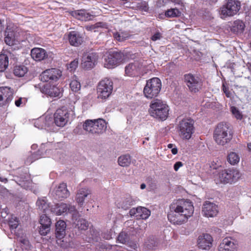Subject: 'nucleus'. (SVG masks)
<instances>
[{"label": "nucleus", "instance_id": "17", "mask_svg": "<svg viewBox=\"0 0 251 251\" xmlns=\"http://www.w3.org/2000/svg\"><path fill=\"white\" fill-rule=\"evenodd\" d=\"M219 212L218 206L208 201L204 202L202 207V213L206 217H214Z\"/></svg>", "mask_w": 251, "mask_h": 251}, {"label": "nucleus", "instance_id": "58", "mask_svg": "<svg viewBox=\"0 0 251 251\" xmlns=\"http://www.w3.org/2000/svg\"><path fill=\"white\" fill-rule=\"evenodd\" d=\"M248 148L250 151H251V143L248 144Z\"/></svg>", "mask_w": 251, "mask_h": 251}, {"label": "nucleus", "instance_id": "14", "mask_svg": "<svg viewBox=\"0 0 251 251\" xmlns=\"http://www.w3.org/2000/svg\"><path fill=\"white\" fill-rule=\"evenodd\" d=\"M62 75V72L60 70L51 68L46 70L42 72L40 75L41 81L48 82L50 80L56 81Z\"/></svg>", "mask_w": 251, "mask_h": 251}, {"label": "nucleus", "instance_id": "37", "mask_svg": "<svg viewBox=\"0 0 251 251\" xmlns=\"http://www.w3.org/2000/svg\"><path fill=\"white\" fill-rule=\"evenodd\" d=\"M181 12L177 8H171L167 10L165 13L166 17L170 18L178 17L181 16Z\"/></svg>", "mask_w": 251, "mask_h": 251}, {"label": "nucleus", "instance_id": "39", "mask_svg": "<svg viewBox=\"0 0 251 251\" xmlns=\"http://www.w3.org/2000/svg\"><path fill=\"white\" fill-rule=\"evenodd\" d=\"M240 160L238 154L234 152H230L227 156V161L232 165L237 164Z\"/></svg>", "mask_w": 251, "mask_h": 251}, {"label": "nucleus", "instance_id": "24", "mask_svg": "<svg viewBox=\"0 0 251 251\" xmlns=\"http://www.w3.org/2000/svg\"><path fill=\"white\" fill-rule=\"evenodd\" d=\"M42 92L50 97H59L61 94L62 90L61 88L49 84L45 85L42 88Z\"/></svg>", "mask_w": 251, "mask_h": 251}, {"label": "nucleus", "instance_id": "18", "mask_svg": "<svg viewBox=\"0 0 251 251\" xmlns=\"http://www.w3.org/2000/svg\"><path fill=\"white\" fill-rule=\"evenodd\" d=\"M98 59L96 53L92 52L85 54L82 60V67L86 69L92 68L95 65Z\"/></svg>", "mask_w": 251, "mask_h": 251}, {"label": "nucleus", "instance_id": "1", "mask_svg": "<svg viewBox=\"0 0 251 251\" xmlns=\"http://www.w3.org/2000/svg\"><path fill=\"white\" fill-rule=\"evenodd\" d=\"M193 213L194 206L191 201L180 200L171 204L168 218L174 225H181L185 223Z\"/></svg>", "mask_w": 251, "mask_h": 251}, {"label": "nucleus", "instance_id": "23", "mask_svg": "<svg viewBox=\"0 0 251 251\" xmlns=\"http://www.w3.org/2000/svg\"><path fill=\"white\" fill-rule=\"evenodd\" d=\"M142 65L138 61H134L126 66L125 68L126 74L129 76L137 75L141 71Z\"/></svg>", "mask_w": 251, "mask_h": 251}, {"label": "nucleus", "instance_id": "28", "mask_svg": "<svg viewBox=\"0 0 251 251\" xmlns=\"http://www.w3.org/2000/svg\"><path fill=\"white\" fill-rule=\"evenodd\" d=\"M72 15L79 20L84 21L92 20L94 18L93 15L87 12L84 10H80L73 12Z\"/></svg>", "mask_w": 251, "mask_h": 251}, {"label": "nucleus", "instance_id": "41", "mask_svg": "<svg viewBox=\"0 0 251 251\" xmlns=\"http://www.w3.org/2000/svg\"><path fill=\"white\" fill-rule=\"evenodd\" d=\"M70 86L72 91L75 92H78L81 87L80 82L75 79L72 80L71 81Z\"/></svg>", "mask_w": 251, "mask_h": 251}, {"label": "nucleus", "instance_id": "54", "mask_svg": "<svg viewBox=\"0 0 251 251\" xmlns=\"http://www.w3.org/2000/svg\"><path fill=\"white\" fill-rule=\"evenodd\" d=\"M23 99L22 98H19L17 100H15V105L18 107L22 106V104H23Z\"/></svg>", "mask_w": 251, "mask_h": 251}, {"label": "nucleus", "instance_id": "44", "mask_svg": "<svg viewBox=\"0 0 251 251\" xmlns=\"http://www.w3.org/2000/svg\"><path fill=\"white\" fill-rule=\"evenodd\" d=\"M105 25V24L104 23H101V22H98L96 23L94 25H88L86 26V29L87 30H94V31H96L95 29L99 28V27H104Z\"/></svg>", "mask_w": 251, "mask_h": 251}, {"label": "nucleus", "instance_id": "2", "mask_svg": "<svg viewBox=\"0 0 251 251\" xmlns=\"http://www.w3.org/2000/svg\"><path fill=\"white\" fill-rule=\"evenodd\" d=\"M213 137L216 143L224 146L229 143L232 138V133L229 124L220 123L217 126Z\"/></svg>", "mask_w": 251, "mask_h": 251}, {"label": "nucleus", "instance_id": "33", "mask_svg": "<svg viewBox=\"0 0 251 251\" xmlns=\"http://www.w3.org/2000/svg\"><path fill=\"white\" fill-rule=\"evenodd\" d=\"M27 68L24 65H17L14 67V74L18 77H23L27 73Z\"/></svg>", "mask_w": 251, "mask_h": 251}, {"label": "nucleus", "instance_id": "26", "mask_svg": "<svg viewBox=\"0 0 251 251\" xmlns=\"http://www.w3.org/2000/svg\"><path fill=\"white\" fill-rule=\"evenodd\" d=\"M236 248V245L231 238H226L220 244L218 251H234Z\"/></svg>", "mask_w": 251, "mask_h": 251}, {"label": "nucleus", "instance_id": "46", "mask_svg": "<svg viewBox=\"0 0 251 251\" xmlns=\"http://www.w3.org/2000/svg\"><path fill=\"white\" fill-rule=\"evenodd\" d=\"M39 158H40V155H39L37 152H35L27 158L25 162L26 164H30Z\"/></svg>", "mask_w": 251, "mask_h": 251}, {"label": "nucleus", "instance_id": "31", "mask_svg": "<svg viewBox=\"0 0 251 251\" xmlns=\"http://www.w3.org/2000/svg\"><path fill=\"white\" fill-rule=\"evenodd\" d=\"M36 205L38 208L44 214L51 212V209L50 208L49 204L45 198L38 199L36 202Z\"/></svg>", "mask_w": 251, "mask_h": 251}, {"label": "nucleus", "instance_id": "4", "mask_svg": "<svg viewBox=\"0 0 251 251\" xmlns=\"http://www.w3.org/2000/svg\"><path fill=\"white\" fill-rule=\"evenodd\" d=\"M83 129L89 134L100 135L106 129V123L102 119L87 120L83 124Z\"/></svg>", "mask_w": 251, "mask_h": 251}, {"label": "nucleus", "instance_id": "13", "mask_svg": "<svg viewBox=\"0 0 251 251\" xmlns=\"http://www.w3.org/2000/svg\"><path fill=\"white\" fill-rule=\"evenodd\" d=\"M66 183L62 182L56 185L51 192V196L56 200H62L70 196Z\"/></svg>", "mask_w": 251, "mask_h": 251}, {"label": "nucleus", "instance_id": "20", "mask_svg": "<svg viewBox=\"0 0 251 251\" xmlns=\"http://www.w3.org/2000/svg\"><path fill=\"white\" fill-rule=\"evenodd\" d=\"M92 194L91 190L87 187L82 188L77 191L75 201L80 206L83 205L87 198L91 197Z\"/></svg>", "mask_w": 251, "mask_h": 251}, {"label": "nucleus", "instance_id": "49", "mask_svg": "<svg viewBox=\"0 0 251 251\" xmlns=\"http://www.w3.org/2000/svg\"><path fill=\"white\" fill-rule=\"evenodd\" d=\"M78 64V60L77 59H75L69 64L68 68V69H70V71H73L77 68Z\"/></svg>", "mask_w": 251, "mask_h": 251}, {"label": "nucleus", "instance_id": "40", "mask_svg": "<svg viewBox=\"0 0 251 251\" xmlns=\"http://www.w3.org/2000/svg\"><path fill=\"white\" fill-rule=\"evenodd\" d=\"M113 36L115 39L120 42H123L127 39L128 34L125 32H115L113 33Z\"/></svg>", "mask_w": 251, "mask_h": 251}, {"label": "nucleus", "instance_id": "50", "mask_svg": "<svg viewBox=\"0 0 251 251\" xmlns=\"http://www.w3.org/2000/svg\"><path fill=\"white\" fill-rule=\"evenodd\" d=\"M138 212H139L138 207H137V208H133L130 210V211L129 212V214L130 215V216H135V217L137 218V215L138 214Z\"/></svg>", "mask_w": 251, "mask_h": 251}, {"label": "nucleus", "instance_id": "16", "mask_svg": "<svg viewBox=\"0 0 251 251\" xmlns=\"http://www.w3.org/2000/svg\"><path fill=\"white\" fill-rule=\"evenodd\" d=\"M75 211L76 209L74 205L67 204L63 202L56 204L54 207L51 208V212L57 215H61L67 212L72 213L75 212Z\"/></svg>", "mask_w": 251, "mask_h": 251}, {"label": "nucleus", "instance_id": "29", "mask_svg": "<svg viewBox=\"0 0 251 251\" xmlns=\"http://www.w3.org/2000/svg\"><path fill=\"white\" fill-rule=\"evenodd\" d=\"M66 224L63 220L57 221L55 224V234L57 238L61 239L66 234Z\"/></svg>", "mask_w": 251, "mask_h": 251}, {"label": "nucleus", "instance_id": "10", "mask_svg": "<svg viewBox=\"0 0 251 251\" xmlns=\"http://www.w3.org/2000/svg\"><path fill=\"white\" fill-rule=\"evenodd\" d=\"M184 80L189 90L192 93L198 92L201 87L202 82L200 78L191 74L185 75Z\"/></svg>", "mask_w": 251, "mask_h": 251}, {"label": "nucleus", "instance_id": "8", "mask_svg": "<svg viewBox=\"0 0 251 251\" xmlns=\"http://www.w3.org/2000/svg\"><path fill=\"white\" fill-rule=\"evenodd\" d=\"M112 90V81L107 78H104L99 82L98 86V98L106 100L111 95Z\"/></svg>", "mask_w": 251, "mask_h": 251}, {"label": "nucleus", "instance_id": "57", "mask_svg": "<svg viewBox=\"0 0 251 251\" xmlns=\"http://www.w3.org/2000/svg\"><path fill=\"white\" fill-rule=\"evenodd\" d=\"M146 184H144V183H142L141 184V186H140V188L141 189H144L146 188Z\"/></svg>", "mask_w": 251, "mask_h": 251}, {"label": "nucleus", "instance_id": "30", "mask_svg": "<svg viewBox=\"0 0 251 251\" xmlns=\"http://www.w3.org/2000/svg\"><path fill=\"white\" fill-rule=\"evenodd\" d=\"M12 28L10 25H8L5 31L4 41L9 46L13 45L14 41L15 33Z\"/></svg>", "mask_w": 251, "mask_h": 251}, {"label": "nucleus", "instance_id": "19", "mask_svg": "<svg viewBox=\"0 0 251 251\" xmlns=\"http://www.w3.org/2000/svg\"><path fill=\"white\" fill-rule=\"evenodd\" d=\"M47 214L42 215L40 219L41 225L39 228V233L42 235H46L50 231L51 224V219L47 215Z\"/></svg>", "mask_w": 251, "mask_h": 251}, {"label": "nucleus", "instance_id": "53", "mask_svg": "<svg viewBox=\"0 0 251 251\" xmlns=\"http://www.w3.org/2000/svg\"><path fill=\"white\" fill-rule=\"evenodd\" d=\"M183 164H182V163L181 162H180V161H178V162H176L175 165H174V170L176 171H177L179 168L182 166Z\"/></svg>", "mask_w": 251, "mask_h": 251}, {"label": "nucleus", "instance_id": "56", "mask_svg": "<svg viewBox=\"0 0 251 251\" xmlns=\"http://www.w3.org/2000/svg\"><path fill=\"white\" fill-rule=\"evenodd\" d=\"M174 147H175V145L173 144H169L168 145V148L169 149H173Z\"/></svg>", "mask_w": 251, "mask_h": 251}, {"label": "nucleus", "instance_id": "15", "mask_svg": "<svg viewBox=\"0 0 251 251\" xmlns=\"http://www.w3.org/2000/svg\"><path fill=\"white\" fill-rule=\"evenodd\" d=\"M13 90L10 87H0V106L8 105L13 99Z\"/></svg>", "mask_w": 251, "mask_h": 251}, {"label": "nucleus", "instance_id": "3", "mask_svg": "<svg viewBox=\"0 0 251 251\" xmlns=\"http://www.w3.org/2000/svg\"><path fill=\"white\" fill-rule=\"evenodd\" d=\"M169 107L166 102L159 99H155L150 103L149 113L152 117L161 120H165L169 114Z\"/></svg>", "mask_w": 251, "mask_h": 251}, {"label": "nucleus", "instance_id": "32", "mask_svg": "<svg viewBox=\"0 0 251 251\" xmlns=\"http://www.w3.org/2000/svg\"><path fill=\"white\" fill-rule=\"evenodd\" d=\"M245 27L244 23L241 20H238L233 22L231 30L235 33H241L243 32Z\"/></svg>", "mask_w": 251, "mask_h": 251}, {"label": "nucleus", "instance_id": "45", "mask_svg": "<svg viewBox=\"0 0 251 251\" xmlns=\"http://www.w3.org/2000/svg\"><path fill=\"white\" fill-rule=\"evenodd\" d=\"M118 241L123 244H126L128 240V234L125 232H121L118 237Z\"/></svg>", "mask_w": 251, "mask_h": 251}, {"label": "nucleus", "instance_id": "22", "mask_svg": "<svg viewBox=\"0 0 251 251\" xmlns=\"http://www.w3.org/2000/svg\"><path fill=\"white\" fill-rule=\"evenodd\" d=\"M73 225L75 228L80 230H85L88 227V222L84 219L80 218L75 211L72 217Z\"/></svg>", "mask_w": 251, "mask_h": 251}, {"label": "nucleus", "instance_id": "27", "mask_svg": "<svg viewBox=\"0 0 251 251\" xmlns=\"http://www.w3.org/2000/svg\"><path fill=\"white\" fill-rule=\"evenodd\" d=\"M31 56L36 61H41L47 56L46 51L42 48H35L31 50Z\"/></svg>", "mask_w": 251, "mask_h": 251}, {"label": "nucleus", "instance_id": "38", "mask_svg": "<svg viewBox=\"0 0 251 251\" xmlns=\"http://www.w3.org/2000/svg\"><path fill=\"white\" fill-rule=\"evenodd\" d=\"M138 210L137 219H147L151 215V211L145 207H139Z\"/></svg>", "mask_w": 251, "mask_h": 251}, {"label": "nucleus", "instance_id": "25", "mask_svg": "<svg viewBox=\"0 0 251 251\" xmlns=\"http://www.w3.org/2000/svg\"><path fill=\"white\" fill-rule=\"evenodd\" d=\"M70 44L73 46L78 47L83 42V37L76 31H71L68 35Z\"/></svg>", "mask_w": 251, "mask_h": 251}, {"label": "nucleus", "instance_id": "47", "mask_svg": "<svg viewBox=\"0 0 251 251\" xmlns=\"http://www.w3.org/2000/svg\"><path fill=\"white\" fill-rule=\"evenodd\" d=\"M44 119L41 118L35 123V126H37L39 128H43L46 126H49V122H47V120H46V123L44 125H41L42 123H44Z\"/></svg>", "mask_w": 251, "mask_h": 251}, {"label": "nucleus", "instance_id": "55", "mask_svg": "<svg viewBox=\"0 0 251 251\" xmlns=\"http://www.w3.org/2000/svg\"><path fill=\"white\" fill-rule=\"evenodd\" d=\"M171 152L173 154H176L177 153V149L176 146L172 149Z\"/></svg>", "mask_w": 251, "mask_h": 251}, {"label": "nucleus", "instance_id": "36", "mask_svg": "<svg viewBox=\"0 0 251 251\" xmlns=\"http://www.w3.org/2000/svg\"><path fill=\"white\" fill-rule=\"evenodd\" d=\"M9 64L8 57L5 54H0V72L4 71Z\"/></svg>", "mask_w": 251, "mask_h": 251}, {"label": "nucleus", "instance_id": "43", "mask_svg": "<svg viewBox=\"0 0 251 251\" xmlns=\"http://www.w3.org/2000/svg\"><path fill=\"white\" fill-rule=\"evenodd\" d=\"M19 241L21 243V246L23 250H29L30 248V245L29 241L26 238H20Z\"/></svg>", "mask_w": 251, "mask_h": 251}, {"label": "nucleus", "instance_id": "21", "mask_svg": "<svg viewBox=\"0 0 251 251\" xmlns=\"http://www.w3.org/2000/svg\"><path fill=\"white\" fill-rule=\"evenodd\" d=\"M212 241V238L210 235L203 234L198 238V247L202 250H207L211 246Z\"/></svg>", "mask_w": 251, "mask_h": 251}, {"label": "nucleus", "instance_id": "11", "mask_svg": "<svg viewBox=\"0 0 251 251\" xmlns=\"http://www.w3.org/2000/svg\"><path fill=\"white\" fill-rule=\"evenodd\" d=\"M71 111L65 107L57 109L54 115V123L59 127L64 126L69 122Z\"/></svg>", "mask_w": 251, "mask_h": 251}, {"label": "nucleus", "instance_id": "48", "mask_svg": "<svg viewBox=\"0 0 251 251\" xmlns=\"http://www.w3.org/2000/svg\"><path fill=\"white\" fill-rule=\"evenodd\" d=\"M9 225L11 228H16L19 225V221L17 218L15 217H12L9 221Z\"/></svg>", "mask_w": 251, "mask_h": 251}, {"label": "nucleus", "instance_id": "35", "mask_svg": "<svg viewBox=\"0 0 251 251\" xmlns=\"http://www.w3.org/2000/svg\"><path fill=\"white\" fill-rule=\"evenodd\" d=\"M135 201L131 197L125 198L121 202V206L124 209H126L130 206L134 204Z\"/></svg>", "mask_w": 251, "mask_h": 251}, {"label": "nucleus", "instance_id": "52", "mask_svg": "<svg viewBox=\"0 0 251 251\" xmlns=\"http://www.w3.org/2000/svg\"><path fill=\"white\" fill-rule=\"evenodd\" d=\"M223 91H224V93H225L226 96L228 98L230 97V93L229 91L228 90L227 88L226 87V86L224 84H223Z\"/></svg>", "mask_w": 251, "mask_h": 251}, {"label": "nucleus", "instance_id": "59", "mask_svg": "<svg viewBox=\"0 0 251 251\" xmlns=\"http://www.w3.org/2000/svg\"><path fill=\"white\" fill-rule=\"evenodd\" d=\"M167 0H163V2H164L165 1H166Z\"/></svg>", "mask_w": 251, "mask_h": 251}, {"label": "nucleus", "instance_id": "6", "mask_svg": "<svg viewBox=\"0 0 251 251\" xmlns=\"http://www.w3.org/2000/svg\"><path fill=\"white\" fill-rule=\"evenodd\" d=\"M162 87L161 81L157 77H153L147 81L144 89V94L148 99L156 97L159 94Z\"/></svg>", "mask_w": 251, "mask_h": 251}, {"label": "nucleus", "instance_id": "12", "mask_svg": "<svg viewBox=\"0 0 251 251\" xmlns=\"http://www.w3.org/2000/svg\"><path fill=\"white\" fill-rule=\"evenodd\" d=\"M123 54L120 52L113 51L108 53L105 58L104 66L110 69L117 66L123 60Z\"/></svg>", "mask_w": 251, "mask_h": 251}, {"label": "nucleus", "instance_id": "51", "mask_svg": "<svg viewBox=\"0 0 251 251\" xmlns=\"http://www.w3.org/2000/svg\"><path fill=\"white\" fill-rule=\"evenodd\" d=\"M162 37L161 34L160 32H156L151 37V40L153 41H155L157 40L160 39Z\"/></svg>", "mask_w": 251, "mask_h": 251}, {"label": "nucleus", "instance_id": "42", "mask_svg": "<svg viewBox=\"0 0 251 251\" xmlns=\"http://www.w3.org/2000/svg\"><path fill=\"white\" fill-rule=\"evenodd\" d=\"M230 111L232 113V115L237 120H241L242 119L243 115L237 107L235 106H231L230 107Z\"/></svg>", "mask_w": 251, "mask_h": 251}, {"label": "nucleus", "instance_id": "9", "mask_svg": "<svg viewBox=\"0 0 251 251\" xmlns=\"http://www.w3.org/2000/svg\"><path fill=\"white\" fill-rule=\"evenodd\" d=\"M194 122L191 119L181 120L179 124V131L180 136L185 139H189L194 132Z\"/></svg>", "mask_w": 251, "mask_h": 251}, {"label": "nucleus", "instance_id": "7", "mask_svg": "<svg viewBox=\"0 0 251 251\" xmlns=\"http://www.w3.org/2000/svg\"><path fill=\"white\" fill-rule=\"evenodd\" d=\"M226 3L220 9L219 14L221 18L233 16L240 9V2L237 0H226Z\"/></svg>", "mask_w": 251, "mask_h": 251}, {"label": "nucleus", "instance_id": "5", "mask_svg": "<svg viewBox=\"0 0 251 251\" xmlns=\"http://www.w3.org/2000/svg\"><path fill=\"white\" fill-rule=\"evenodd\" d=\"M242 174L236 168H229L223 170L218 174L219 181L224 184L236 183L242 177Z\"/></svg>", "mask_w": 251, "mask_h": 251}, {"label": "nucleus", "instance_id": "34", "mask_svg": "<svg viewBox=\"0 0 251 251\" xmlns=\"http://www.w3.org/2000/svg\"><path fill=\"white\" fill-rule=\"evenodd\" d=\"M131 159L129 155H123L119 157L118 162L122 167H128L131 164Z\"/></svg>", "mask_w": 251, "mask_h": 251}]
</instances>
